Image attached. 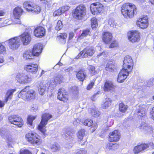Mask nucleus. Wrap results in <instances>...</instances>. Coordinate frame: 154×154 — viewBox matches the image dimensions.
I'll return each mask as SVG.
<instances>
[{
  "instance_id": "8",
  "label": "nucleus",
  "mask_w": 154,
  "mask_h": 154,
  "mask_svg": "<svg viewBox=\"0 0 154 154\" xmlns=\"http://www.w3.org/2000/svg\"><path fill=\"white\" fill-rule=\"evenodd\" d=\"M8 119L11 124L20 127L23 125V120L18 115H11L8 117Z\"/></svg>"
},
{
  "instance_id": "47",
  "label": "nucleus",
  "mask_w": 154,
  "mask_h": 154,
  "mask_svg": "<svg viewBox=\"0 0 154 154\" xmlns=\"http://www.w3.org/2000/svg\"><path fill=\"white\" fill-rule=\"evenodd\" d=\"M90 33V31L88 29H86L83 31L82 33L79 37L80 39H82L84 37L86 36L87 35H89Z\"/></svg>"
},
{
  "instance_id": "61",
  "label": "nucleus",
  "mask_w": 154,
  "mask_h": 154,
  "mask_svg": "<svg viewBox=\"0 0 154 154\" xmlns=\"http://www.w3.org/2000/svg\"><path fill=\"white\" fill-rule=\"evenodd\" d=\"M119 147V145L116 144V143H115V144H113V146H112V147H113V149L112 150H114V149H117Z\"/></svg>"
},
{
  "instance_id": "3",
  "label": "nucleus",
  "mask_w": 154,
  "mask_h": 154,
  "mask_svg": "<svg viewBox=\"0 0 154 154\" xmlns=\"http://www.w3.org/2000/svg\"><path fill=\"white\" fill-rule=\"evenodd\" d=\"M86 14V8L84 5H81L76 7L73 14V17L78 20H82Z\"/></svg>"
},
{
  "instance_id": "53",
  "label": "nucleus",
  "mask_w": 154,
  "mask_h": 154,
  "mask_svg": "<svg viewBox=\"0 0 154 154\" xmlns=\"http://www.w3.org/2000/svg\"><path fill=\"white\" fill-rule=\"evenodd\" d=\"M69 7L67 6H63L60 8V9L61 10V12H62V13H63L65 11H68L69 9Z\"/></svg>"
},
{
  "instance_id": "14",
  "label": "nucleus",
  "mask_w": 154,
  "mask_h": 154,
  "mask_svg": "<svg viewBox=\"0 0 154 154\" xmlns=\"http://www.w3.org/2000/svg\"><path fill=\"white\" fill-rule=\"evenodd\" d=\"M103 9V5L99 2L94 3L91 6V12L94 15L100 13Z\"/></svg>"
},
{
  "instance_id": "13",
  "label": "nucleus",
  "mask_w": 154,
  "mask_h": 154,
  "mask_svg": "<svg viewBox=\"0 0 154 154\" xmlns=\"http://www.w3.org/2000/svg\"><path fill=\"white\" fill-rule=\"evenodd\" d=\"M8 42L9 47L12 50H15L19 47L20 40L19 37L11 38Z\"/></svg>"
},
{
  "instance_id": "35",
  "label": "nucleus",
  "mask_w": 154,
  "mask_h": 154,
  "mask_svg": "<svg viewBox=\"0 0 154 154\" xmlns=\"http://www.w3.org/2000/svg\"><path fill=\"white\" fill-rule=\"evenodd\" d=\"M89 111L90 112L91 115L94 117H97L100 115V112L97 110L90 109Z\"/></svg>"
},
{
  "instance_id": "23",
  "label": "nucleus",
  "mask_w": 154,
  "mask_h": 154,
  "mask_svg": "<svg viewBox=\"0 0 154 154\" xmlns=\"http://www.w3.org/2000/svg\"><path fill=\"white\" fill-rule=\"evenodd\" d=\"M148 17H147L140 18L137 24L142 29L146 28L148 25Z\"/></svg>"
},
{
  "instance_id": "7",
  "label": "nucleus",
  "mask_w": 154,
  "mask_h": 154,
  "mask_svg": "<svg viewBox=\"0 0 154 154\" xmlns=\"http://www.w3.org/2000/svg\"><path fill=\"white\" fill-rule=\"evenodd\" d=\"M152 149L154 148V145L152 143H143L135 146L133 152L134 153L137 154L140 152L145 150L149 148L150 146Z\"/></svg>"
},
{
  "instance_id": "48",
  "label": "nucleus",
  "mask_w": 154,
  "mask_h": 154,
  "mask_svg": "<svg viewBox=\"0 0 154 154\" xmlns=\"http://www.w3.org/2000/svg\"><path fill=\"white\" fill-rule=\"evenodd\" d=\"M108 24L111 27L113 28L116 27V23L114 20L112 18H110L108 20Z\"/></svg>"
},
{
  "instance_id": "2",
  "label": "nucleus",
  "mask_w": 154,
  "mask_h": 154,
  "mask_svg": "<svg viewBox=\"0 0 154 154\" xmlns=\"http://www.w3.org/2000/svg\"><path fill=\"white\" fill-rule=\"evenodd\" d=\"M28 88L29 87H26L22 90L18 94V97L21 98L24 100H30L34 99L36 93L34 90L32 89L27 91V88Z\"/></svg>"
},
{
  "instance_id": "39",
  "label": "nucleus",
  "mask_w": 154,
  "mask_h": 154,
  "mask_svg": "<svg viewBox=\"0 0 154 154\" xmlns=\"http://www.w3.org/2000/svg\"><path fill=\"white\" fill-rule=\"evenodd\" d=\"M140 127V129H144L148 132H150L152 130L151 127L149 126L147 124L145 123L142 124Z\"/></svg>"
},
{
  "instance_id": "64",
  "label": "nucleus",
  "mask_w": 154,
  "mask_h": 154,
  "mask_svg": "<svg viewBox=\"0 0 154 154\" xmlns=\"http://www.w3.org/2000/svg\"><path fill=\"white\" fill-rule=\"evenodd\" d=\"M105 55V53L104 52H103L100 53V54L97 55V57H100L102 55Z\"/></svg>"
},
{
  "instance_id": "55",
  "label": "nucleus",
  "mask_w": 154,
  "mask_h": 154,
  "mask_svg": "<svg viewBox=\"0 0 154 154\" xmlns=\"http://www.w3.org/2000/svg\"><path fill=\"white\" fill-rule=\"evenodd\" d=\"M38 107L35 105H33L31 106V110L32 111H35L38 109Z\"/></svg>"
},
{
  "instance_id": "37",
  "label": "nucleus",
  "mask_w": 154,
  "mask_h": 154,
  "mask_svg": "<svg viewBox=\"0 0 154 154\" xmlns=\"http://www.w3.org/2000/svg\"><path fill=\"white\" fill-rule=\"evenodd\" d=\"M50 148L53 152H57L60 149V146L58 143H56L51 145Z\"/></svg>"
},
{
  "instance_id": "28",
  "label": "nucleus",
  "mask_w": 154,
  "mask_h": 154,
  "mask_svg": "<svg viewBox=\"0 0 154 154\" xmlns=\"http://www.w3.org/2000/svg\"><path fill=\"white\" fill-rule=\"evenodd\" d=\"M15 89H11L8 90L5 95V101L7 103L9 100H11L12 97L13 93L15 91Z\"/></svg>"
},
{
  "instance_id": "34",
  "label": "nucleus",
  "mask_w": 154,
  "mask_h": 154,
  "mask_svg": "<svg viewBox=\"0 0 154 154\" xmlns=\"http://www.w3.org/2000/svg\"><path fill=\"white\" fill-rule=\"evenodd\" d=\"M57 38L62 44H64L66 42L67 34L66 33H61L60 35L57 36Z\"/></svg>"
},
{
  "instance_id": "17",
  "label": "nucleus",
  "mask_w": 154,
  "mask_h": 154,
  "mask_svg": "<svg viewBox=\"0 0 154 154\" xmlns=\"http://www.w3.org/2000/svg\"><path fill=\"white\" fill-rule=\"evenodd\" d=\"M120 138V134L117 130H115L109 134V141L110 142H116Z\"/></svg>"
},
{
  "instance_id": "44",
  "label": "nucleus",
  "mask_w": 154,
  "mask_h": 154,
  "mask_svg": "<svg viewBox=\"0 0 154 154\" xmlns=\"http://www.w3.org/2000/svg\"><path fill=\"white\" fill-rule=\"evenodd\" d=\"M88 68L89 72L91 75H94L97 73V71L95 70V68L94 66L90 65Z\"/></svg>"
},
{
  "instance_id": "40",
  "label": "nucleus",
  "mask_w": 154,
  "mask_h": 154,
  "mask_svg": "<svg viewBox=\"0 0 154 154\" xmlns=\"http://www.w3.org/2000/svg\"><path fill=\"white\" fill-rule=\"evenodd\" d=\"M128 106L125 105L123 103H121L119 104V111L122 112H125L127 109Z\"/></svg>"
},
{
  "instance_id": "20",
  "label": "nucleus",
  "mask_w": 154,
  "mask_h": 154,
  "mask_svg": "<svg viewBox=\"0 0 154 154\" xmlns=\"http://www.w3.org/2000/svg\"><path fill=\"white\" fill-rule=\"evenodd\" d=\"M45 33V29L41 26H38L35 29L34 34L36 37L41 38L43 36Z\"/></svg>"
},
{
  "instance_id": "62",
  "label": "nucleus",
  "mask_w": 154,
  "mask_h": 154,
  "mask_svg": "<svg viewBox=\"0 0 154 154\" xmlns=\"http://www.w3.org/2000/svg\"><path fill=\"white\" fill-rule=\"evenodd\" d=\"M74 36V34L73 32H70L69 34V39H71Z\"/></svg>"
},
{
  "instance_id": "15",
  "label": "nucleus",
  "mask_w": 154,
  "mask_h": 154,
  "mask_svg": "<svg viewBox=\"0 0 154 154\" xmlns=\"http://www.w3.org/2000/svg\"><path fill=\"white\" fill-rule=\"evenodd\" d=\"M20 40H21L24 45L29 44L31 39V35L28 32H26L19 36Z\"/></svg>"
},
{
  "instance_id": "24",
  "label": "nucleus",
  "mask_w": 154,
  "mask_h": 154,
  "mask_svg": "<svg viewBox=\"0 0 154 154\" xmlns=\"http://www.w3.org/2000/svg\"><path fill=\"white\" fill-rule=\"evenodd\" d=\"M24 69L27 72L31 73L36 72L38 70V65L37 64H32L26 65L24 67Z\"/></svg>"
},
{
  "instance_id": "32",
  "label": "nucleus",
  "mask_w": 154,
  "mask_h": 154,
  "mask_svg": "<svg viewBox=\"0 0 154 154\" xmlns=\"http://www.w3.org/2000/svg\"><path fill=\"white\" fill-rule=\"evenodd\" d=\"M34 56L33 53L30 50L25 51L23 54L24 58L26 60L32 59Z\"/></svg>"
},
{
  "instance_id": "26",
  "label": "nucleus",
  "mask_w": 154,
  "mask_h": 154,
  "mask_svg": "<svg viewBox=\"0 0 154 154\" xmlns=\"http://www.w3.org/2000/svg\"><path fill=\"white\" fill-rule=\"evenodd\" d=\"M112 34L108 32H104L103 35V40L105 43H108L112 40Z\"/></svg>"
},
{
  "instance_id": "5",
  "label": "nucleus",
  "mask_w": 154,
  "mask_h": 154,
  "mask_svg": "<svg viewBox=\"0 0 154 154\" xmlns=\"http://www.w3.org/2000/svg\"><path fill=\"white\" fill-rule=\"evenodd\" d=\"M23 5L26 10L29 12H31L32 13L38 14L41 10V8L39 6L28 2H25Z\"/></svg>"
},
{
  "instance_id": "45",
  "label": "nucleus",
  "mask_w": 154,
  "mask_h": 154,
  "mask_svg": "<svg viewBox=\"0 0 154 154\" xmlns=\"http://www.w3.org/2000/svg\"><path fill=\"white\" fill-rule=\"evenodd\" d=\"M36 117V116H28L27 118L28 124L31 126L32 125L33 120L35 119Z\"/></svg>"
},
{
  "instance_id": "50",
  "label": "nucleus",
  "mask_w": 154,
  "mask_h": 154,
  "mask_svg": "<svg viewBox=\"0 0 154 154\" xmlns=\"http://www.w3.org/2000/svg\"><path fill=\"white\" fill-rule=\"evenodd\" d=\"M6 51L5 47L0 43V54H4Z\"/></svg>"
},
{
  "instance_id": "43",
  "label": "nucleus",
  "mask_w": 154,
  "mask_h": 154,
  "mask_svg": "<svg viewBox=\"0 0 154 154\" xmlns=\"http://www.w3.org/2000/svg\"><path fill=\"white\" fill-rule=\"evenodd\" d=\"M91 25L92 28H95L98 26L96 18L93 17L91 19Z\"/></svg>"
},
{
  "instance_id": "38",
  "label": "nucleus",
  "mask_w": 154,
  "mask_h": 154,
  "mask_svg": "<svg viewBox=\"0 0 154 154\" xmlns=\"http://www.w3.org/2000/svg\"><path fill=\"white\" fill-rule=\"evenodd\" d=\"M85 129H81L79 130L77 136L79 140L80 141L82 140L83 137L85 135Z\"/></svg>"
},
{
  "instance_id": "63",
  "label": "nucleus",
  "mask_w": 154,
  "mask_h": 154,
  "mask_svg": "<svg viewBox=\"0 0 154 154\" xmlns=\"http://www.w3.org/2000/svg\"><path fill=\"white\" fill-rule=\"evenodd\" d=\"M5 12L3 10H0V16H3L5 14Z\"/></svg>"
},
{
  "instance_id": "57",
  "label": "nucleus",
  "mask_w": 154,
  "mask_h": 154,
  "mask_svg": "<svg viewBox=\"0 0 154 154\" xmlns=\"http://www.w3.org/2000/svg\"><path fill=\"white\" fill-rule=\"evenodd\" d=\"M20 154H32V153L28 150L25 149L23 152H21Z\"/></svg>"
},
{
  "instance_id": "42",
  "label": "nucleus",
  "mask_w": 154,
  "mask_h": 154,
  "mask_svg": "<svg viewBox=\"0 0 154 154\" xmlns=\"http://www.w3.org/2000/svg\"><path fill=\"white\" fill-rule=\"evenodd\" d=\"M84 125L90 127L93 125V121L90 119H88L85 120L83 122Z\"/></svg>"
},
{
  "instance_id": "4",
  "label": "nucleus",
  "mask_w": 154,
  "mask_h": 154,
  "mask_svg": "<svg viewBox=\"0 0 154 154\" xmlns=\"http://www.w3.org/2000/svg\"><path fill=\"white\" fill-rule=\"evenodd\" d=\"M52 117V116L49 113L43 114L42 116V120L38 128L44 135L46 131L45 126L47 124L48 122Z\"/></svg>"
},
{
  "instance_id": "27",
  "label": "nucleus",
  "mask_w": 154,
  "mask_h": 154,
  "mask_svg": "<svg viewBox=\"0 0 154 154\" xmlns=\"http://www.w3.org/2000/svg\"><path fill=\"white\" fill-rule=\"evenodd\" d=\"M115 86L113 83L110 81H106L105 83L104 89L105 91H109L114 89Z\"/></svg>"
},
{
  "instance_id": "19",
  "label": "nucleus",
  "mask_w": 154,
  "mask_h": 154,
  "mask_svg": "<svg viewBox=\"0 0 154 154\" xmlns=\"http://www.w3.org/2000/svg\"><path fill=\"white\" fill-rule=\"evenodd\" d=\"M130 71L122 69L118 75L117 81L119 82H123L127 78Z\"/></svg>"
},
{
  "instance_id": "6",
  "label": "nucleus",
  "mask_w": 154,
  "mask_h": 154,
  "mask_svg": "<svg viewBox=\"0 0 154 154\" xmlns=\"http://www.w3.org/2000/svg\"><path fill=\"white\" fill-rule=\"evenodd\" d=\"M133 61L130 56H126L124 57L123 60V68L122 69L131 72L133 69Z\"/></svg>"
},
{
  "instance_id": "58",
  "label": "nucleus",
  "mask_w": 154,
  "mask_h": 154,
  "mask_svg": "<svg viewBox=\"0 0 154 154\" xmlns=\"http://www.w3.org/2000/svg\"><path fill=\"white\" fill-rule=\"evenodd\" d=\"M72 68L71 67H69L68 68L65 69H64L65 72H70L72 70Z\"/></svg>"
},
{
  "instance_id": "36",
  "label": "nucleus",
  "mask_w": 154,
  "mask_h": 154,
  "mask_svg": "<svg viewBox=\"0 0 154 154\" xmlns=\"http://www.w3.org/2000/svg\"><path fill=\"white\" fill-rule=\"evenodd\" d=\"M64 137L67 139H69L71 140H73L74 138L73 134L70 132L66 131L64 134Z\"/></svg>"
},
{
  "instance_id": "33",
  "label": "nucleus",
  "mask_w": 154,
  "mask_h": 154,
  "mask_svg": "<svg viewBox=\"0 0 154 154\" xmlns=\"http://www.w3.org/2000/svg\"><path fill=\"white\" fill-rule=\"evenodd\" d=\"M111 104V101L109 98H106L102 104L101 107L103 109H106Z\"/></svg>"
},
{
  "instance_id": "10",
  "label": "nucleus",
  "mask_w": 154,
  "mask_h": 154,
  "mask_svg": "<svg viewBox=\"0 0 154 154\" xmlns=\"http://www.w3.org/2000/svg\"><path fill=\"white\" fill-rule=\"evenodd\" d=\"M16 79L18 82L20 84L29 82L32 81V79L30 77L27 75L23 73L17 74Z\"/></svg>"
},
{
  "instance_id": "9",
  "label": "nucleus",
  "mask_w": 154,
  "mask_h": 154,
  "mask_svg": "<svg viewBox=\"0 0 154 154\" xmlns=\"http://www.w3.org/2000/svg\"><path fill=\"white\" fill-rule=\"evenodd\" d=\"M94 52L95 51L93 48L87 47L80 52L76 57V58L78 59L81 56L82 58L91 56L94 53Z\"/></svg>"
},
{
  "instance_id": "18",
  "label": "nucleus",
  "mask_w": 154,
  "mask_h": 154,
  "mask_svg": "<svg viewBox=\"0 0 154 154\" xmlns=\"http://www.w3.org/2000/svg\"><path fill=\"white\" fill-rule=\"evenodd\" d=\"M67 93L64 88H60L58 93L57 98L60 100L66 102L68 99Z\"/></svg>"
},
{
  "instance_id": "31",
  "label": "nucleus",
  "mask_w": 154,
  "mask_h": 154,
  "mask_svg": "<svg viewBox=\"0 0 154 154\" xmlns=\"http://www.w3.org/2000/svg\"><path fill=\"white\" fill-rule=\"evenodd\" d=\"M22 12L23 10L20 8L19 7L16 8L13 11V14L15 18L19 19L22 15Z\"/></svg>"
},
{
  "instance_id": "22",
  "label": "nucleus",
  "mask_w": 154,
  "mask_h": 154,
  "mask_svg": "<svg viewBox=\"0 0 154 154\" xmlns=\"http://www.w3.org/2000/svg\"><path fill=\"white\" fill-rule=\"evenodd\" d=\"M146 109L145 106H139L137 107L136 109L135 110V113L138 116L140 117L144 116L146 114Z\"/></svg>"
},
{
  "instance_id": "56",
  "label": "nucleus",
  "mask_w": 154,
  "mask_h": 154,
  "mask_svg": "<svg viewBox=\"0 0 154 154\" xmlns=\"http://www.w3.org/2000/svg\"><path fill=\"white\" fill-rule=\"evenodd\" d=\"M94 84L93 82H91V83L88 85L87 87V90H90L93 87Z\"/></svg>"
},
{
  "instance_id": "12",
  "label": "nucleus",
  "mask_w": 154,
  "mask_h": 154,
  "mask_svg": "<svg viewBox=\"0 0 154 154\" xmlns=\"http://www.w3.org/2000/svg\"><path fill=\"white\" fill-rule=\"evenodd\" d=\"M63 79V76L60 74L57 75L51 81V84L48 86V88L49 90H53L55 87L56 84H60L62 82Z\"/></svg>"
},
{
  "instance_id": "11",
  "label": "nucleus",
  "mask_w": 154,
  "mask_h": 154,
  "mask_svg": "<svg viewBox=\"0 0 154 154\" xmlns=\"http://www.w3.org/2000/svg\"><path fill=\"white\" fill-rule=\"evenodd\" d=\"M26 140L33 144H38L39 140V137L35 133H29L26 135Z\"/></svg>"
},
{
  "instance_id": "41",
  "label": "nucleus",
  "mask_w": 154,
  "mask_h": 154,
  "mask_svg": "<svg viewBox=\"0 0 154 154\" xmlns=\"http://www.w3.org/2000/svg\"><path fill=\"white\" fill-rule=\"evenodd\" d=\"M46 87L44 86L43 84H41L38 87V91L40 94L42 95L44 94L45 92Z\"/></svg>"
},
{
  "instance_id": "30",
  "label": "nucleus",
  "mask_w": 154,
  "mask_h": 154,
  "mask_svg": "<svg viewBox=\"0 0 154 154\" xmlns=\"http://www.w3.org/2000/svg\"><path fill=\"white\" fill-rule=\"evenodd\" d=\"M86 74L85 70L81 69L77 72V78L80 81H83L86 77Z\"/></svg>"
},
{
  "instance_id": "59",
  "label": "nucleus",
  "mask_w": 154,
  "mask_h": 154,
  "mask_svg": "<svg viewBox=\"0 0 154 154\" xmlns=\"http://www.w3.org/2000/svg\"><path fill=\"white\" fill-rule=\"evenodd\" d=\"M150 114L152 116V118L154 120V107L152 108V110L150 112Z\"/></svg>"
},
{
  "instance_id": "60",
  "label": "nucleus",
  "mask_w": 154,
  "mask_h": 154,
  "mask_svg": "<svg viewBox=\"0 0 154 154\" xmlns=\"http://www.w3.org/2000/svg\"><path fill=\"white\" fill-rule=\"evenodd\" d=\"M5 101L3 102L0 100V108H2L5 105Z\"/></svg>"
},
{
  "instance_id": "1",
  "label": "nucleus",
  "mask_w": 154,
  "mask_h": 154,
  "mask_svg": "<svg viewBox=\"0 0 154 154\" xmlns=\"http://www.w3.org/2000/svg\"><path fill=\"white\" fill-rule=\"evenodd\" d=\"M121 8L122 14L125 17H128L131 18L134 14L137 13L136 8L134 5L127 3L123 5Z\"/></svg>"
},
{
  "instance_id": "29",
  "label": "nucleus",
  "mask_w": 154,
  "mask_h": 154,
  "mask_svg": "<svg viewBox=\"0 0 154 154\" xmlns=\"http://www.w3.org/2000/svg\"><path fill=\"white\" fill-rule=\"evenodd\" d=\"M0 135L3 138L8 139L10 137L8 131L5 128H2L0 129Z\"/></svg>"
},
{
  "instance_id": "46",
  "label": "nucleus",
  "mask_w": 154,
  "mask_h": 154,
  "mask_svg": "<svg viewBox=\"0 0 154 154\" xmlns=\"http://www.w3.org/2000/svg\"><path fill=\"white\" fill-rule=\"evenodd\" d=\"M63 27V25L62 21L60 20H58L55 29L59 31Z\"/></svg>"
},
{
  "instance_id": "51",
  "label": "nucleus",
  "mask_w": 154,
  "mask_h": 154,
  "mask_svg": "<svg viewBox=\"0 0 154 154\" xmlns=\"http://www.w3.org/2000/svg\"><path fill=\"white\" fill-rule=\"evenodd\" d=\"M62 14L61 10L60 8L58 10L55 11L53 13L54 16H58L61 15Z\"/></svg>"
},
{
  "instance_id": "16",
  "label": "nucleus",
  "mask_w": 154,
  "mask_h": 154,
  "mask_svg": "<svg viewBox=\"0 0 154 154\" xmlns=\"http://www.w3.org/2000/svg\"><path fill=\"white\" fill-rule=\"evenodd\" d=\"M128 39L131 42H134L140 39V34L138 31L131 32L128 34Z\"/></svg>"
},
{
  "instance_id": "21",
  "label": "nucleus",
  "mask_w": 154,
  "mask_h": 154,
  "mask_svg": "<svg viewBox=\"0 0 154 154\" xmlns=\"http://www.w3.org/2000/svg\"><path fill=\"white\" fill-rule=\"evenodd\" d=\"M42 51V45L38 43L34 45L32 51L34 56H38L41 53Z\"/></svg>"
},
{
  "instance_id": "49",
  "label": "nucleus",
  "mask_w": 154,
  "mask_h": 154,
  "mask_svg": "<svg viewBox=\"0 0 154 154\" xmlns=\"http://www.w3.org/2000/svg\"><path fill=\"white\" fill-rule=\"evenodd\" d=\"M74 154H87V152L85 149H82L78 150L76 153Z\"/></svg>"
},
{
  "instance_id": "54",
  "label": "nucleus",
  "mask_w": 154,
  "mask_h": 154,
  "mask_svg": "<svg viewBox=\"0 0 154 154\" xmlns=\"http://www.w3.org/2000/svg\"><path fill=\"white\" fill-rule=\"evenodd\" d=\"M113 143H108L106 145V147L107 148H108L110 150H112L113 149Z\"/></svg>"
},
{
  "instance_id": "25",
  "label": "nucleus",
  "mask_w": 154,
  "mask_h": 154,
  "mask_svg": "<svg viewBox=\"0 0 154 154\" xmlns=\"http://www.w3.org/2000/svg\"><path fill=\"white\" fill-rule=\"evenodd\" d=\"M117 68V65L115 62L110 61L107 63L105 69L107 71H112L113 70L116 69Z\"/></svg>"
},
{
  "instance_id": "52",
  "label": "nucleus",
  "mask_w": 154,
  "mask_h": 154,
  "mask_svg": "<svg viewBox=\"0 0 154 154\" xmlns=\"http://www.w3.org/2000/svg\"><path fill=\"white\" fill-rule=\"evenodd\" d=\"M118 46V43L116 41H113L110 44L109 47L111 48H114Z\"/></svg>"
}]
</instances>
